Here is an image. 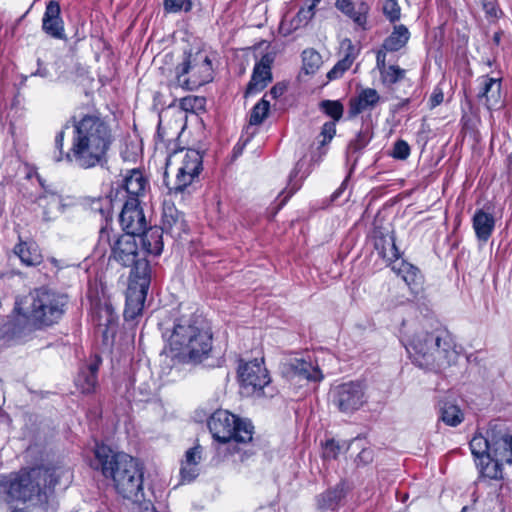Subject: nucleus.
<instances>
[{"label":"nucleus","instance_id":"39","mask_svg":"<svg viewBox=\"0 0 512 512\" xmlns=\"http://www.w3.org/2000/svg\"><path fill=\"white\" fill-rule=\"evenodd\" d=\"M38 68L35 73L32 75L40 76L42 78H50L52 79L54 76L57 78L63 77V71H61V67L63 65V61L61 59L55 60L53 63L43 64L40 59H38Z\"/></svg>","mask_w":512,"mask_h":512},{"label":"nucleus","instance_id":"18","mask_svg":"<svg viewBox=\"0 0 512 512\" xmlns=\"http://www.w3.org/2000/svg\"><path fill=\"white\" fill-rule=\"evenodd\" d=\"M93 321L99 328H103L105 338L113 336L116 331L118 316L110 303H96L92 308Z\"/></svg>","mask_w":512,"mask_h":512},{"label":"nucleus","instance_id":"52","mask_svg":"<svg viewBox=\"0 0 512 512\" xmlns=\"http://www.w3.org/2000/svg\"><path fill=\"white\" fill-rule=\"evenodd\" d=\"M303 166H304V163H302L301 161H298L296 163L294 169L290 173L289 183H288V189H289L290 193H294L300 187V183L296 180V177L299 174V172L302 170Z\"/></svg>","mask_w":512,"mask_h":512},{"label":"nucleus","instance_id":"45","mask_svg":"<svg viewBox=\"0 0 512 512\" xmlns=\"http://www.w3.org/2000/svg\"><path fill=\"white\" fill-rule=\"evenodd\" d=\"M382 10L390 22L394 23L400 19L401 8L396 0H385Z\"/></svg>","mask_w":512,"mask_h":512},{"label":"nucleus","instance_id":"8","mask_svg":"<svg viewBox=\"0 0 512 512\" xmlns=\"http://www.w3.org/2000/svg\"><path fill=\"white\" fill-rule=\"evenodd\" d=\"M213 438L223 444H246L253 438L254 426L227 410L215 411L208 420Z\"/></svg>","mask_w":512,"mask_h":512},{"label":"nucleus","instance_id":"57","mask_svg":"<svg viewBox=\"0 0 512 512\" xmlns=\"http://www.w3.org/2000/svg\"><path fill=\"white\" fill-rule=\"evenodd\" d=\"M385 59H386V53L383 52L382 50L378 51L377 55H376V64H377V68L379 69L380 74H382V70H384L385 68L388 67L385 63Z\"/></svg>","mask_w":512,"mask_h":512},{"label":"nucleus","instance_id":"53","mask_svg":"<svg viewBox=\"0 0 512 512\" xmlns=\"http://www.w3.org/2000/svg\"><path fill=\"white\" fill-rule=\"evenodd\" d=\"M340 451V446L335 440H328L324 448V457L335 459Z\"/></svg>","mask_w":512,"mask_h":512},{"label":"nucleus","instance_id":"21","mask_svg":"<svg viewBox=\"0 0 512 512\" xmlns=\"http://www.w3.org/2000/svg\"><path fill=\"white\" fill-rule=\"evenodd\" d=\"M380 100L381 97L376 89H362L356 97L349 101V118H354L366 110H373Z\"/></svg>","mask_w":512,"mask_h":512},{"label":"nucleus","instance_id":"28","mask_svg":"<svg viewBox=\"0 0 512 512\" xmlns=\"http://www.w3.org/2000/svg\"><path fill=\"white\" fill-rule=\"evenodd\" d=\"M163 231L170 233L172 236L180 237L182 233L187 231V224L184 215L174 206H167L163 212Z\"/></svg>","mask_w":512,"mask_h":512},{"label":"nucleus","instance_id":"7","mask_svg":"<svg viewBox=\"0 0 512 512\" xmlns=\"http://www.w3.org/2000/svg\"><path fill=\"white\" fill-rule=\"evenodd\" d=\"M472 455H492L498 460L511 465L512 432L503 422L489 424L485 434L476 433L469 443Z\"/></svg>","mask_w":512,"mask_h":512},{"label":"nucleus","instance_id":"48","mask_svg":"<svg viewBox=\"0 0 512 512\" xmlns=\"http://www.w3.org/2000/svg\"><path fill=\"white\" fill-rule=\"evenodd\" d=\"M314 4L310 5L307 8H302L298 11L297 15L293 19V24L295 25V28H298L300 26H305L309 20L314 15Z\"/></svg>","mask_w":512,"mask_h":512},{"label":"nucleus","instance_id":"34","mask_svg":"<svg viewBox=\"0 0 512 512\" xmlns=\"http://www.w3.org/2000/svg\"><path fill=\"white\" fill-rule=\"evenodd\" d=\"M39 206L43 209V220L47 222L56 219L64 207L62 197L49 192L39 197Z\"/></svg>","mask_w":512,"mask_h":512},{"label":"nucleus","instance_id":"36","mask_svg":"<svg viewBox=\"0 0 512 512\" xmlns=\"http://www.w3.org/2000/svg\"><path fill=\"white\" fill-rule=\"evenodd\" d=\"M409 38L410 32L405 25H395L392 33L384 40L382 47L387 52H396L407 44Z\"/></svg>","mask_w":512,"mask_h":512},{"label":"nucleus","instance_id":"41","mask_svg":"<svg viewBox=\"0 0 512 512\" xmlns=\"http://www.w3.org/2000/svg\"><path fill=\"white\" fill-rule=\"evenodd\" d=\"M406 70L397 65H388L380 74L383 85L390 87L405 78Z\"/></svg>","mask_w":512,"mask_h":512},{"label":"nucleus","instance_id":"31","mask_svg":"<svg viewBox=\"0 0 512 512\" xmlns=\"http://www.w3.org/2000/svg\"><path fill=\"white\" fill-rule=\"evenodd\" d=\"M341 49L345 52L344 57L327 73L329 80H334L343 75L348 70L357 56V49L351 40L345 39L341 43Z\"/></svg>","mask_w":512,"mask_h":512},{"label":"nucleus","instance_id":"60","mask_svg":"<svg viewBox=\"0 0 512 512\" xmlns=\"http://www.w3.org/2000/svg\"><path fill=\"white\" fill-rule=\"evenodd\" d=\"M141 512H156V510L150 502H146L143 504Z\"/></svg>","mask_w":512,"mask_h":512},{"label":"nucleus","instance_id":"12","mask_svg":"<svg viewBox=\"0 0 512 512\" xmlns=\"http://www.w3.org/2000/svg\"><path fill=\"white\" fill-rule=\"evenodd\" d=\"M110 258L123 266L131 267L129 279H137L142 276V273L138 271L141 262L149 266V262L144 257H140L135 236L130 234H121L114 240Z\"/></svg>","mask_w":512,"mask_h":512},{"label":"nucleus","instance_id":"64","mask_svg":"<svg viewBox=\"0 0 512 512\" xmlns=\"http://www.w3.org/2000/svg\"><path fill=\"white\" fill-rule=\"evenodd\" d=\"M509 467H512V460H511V465H508Z\"/></svg>","mask_w":512,"mask_h":512},{"label":"nucleus","instance_id":"62","mask_svg":"<svg viewBox=\"0 0 512 512\" xmlns=\"http://www.w3.org/2000/svg\"><path fill=\"white\" fill-rule=\"evenodd\" d=\"M507 161L509 168L512 169V153L508 155Z\"/></svg>","mask_w":512,"mask_h":512},{"label":"nucleus","instance_id":"25","mask_svg":"<svg viewBox=\"0 0 512 512\" xmlns=\"http://www.w3.org/2000/svg\"><path fill=\"white\" fill-rule=\"evenodd\" d=\"M100 362V359L96 358L80 369L75 384L82 393L89 394L95 391Z\"/></svg>","mask_w":512,"mask_h":512},{"label":"nucleus","instance_id":"23","mask_svg":"<svg viewBox=\"0 0 512 512\" xmlns=\"http://www.w3.org/2000/svg\"><path fill=\"white\" fill-rule=\"evenodd\" d=\"M202 449L195 446L188 449L181 463L180 476L183 483H190L199 475Z\"/></svg>","mask_w":512,"mask_h":512},{"label":"nucleus","instance_id":"40","mask_svg":"<svg viewBox=\"0 0 512 512\" xmlns=\"http://www.w3.org/2000/svg\"><path fill=\"white\" fill-rule=\"evenodd\" d=\"M303 70L306 74H314L322 65L321 55L313 48L302 52Z\"/></svg>","mask_w":512,"mask_h":512},{"label":"nucleus","instance_id":"61","mask_svg":"<svg viewBox=\"0 0 512 512\" xmlns=\"http://www.w3.org/2000/svg\"><path fill=\"white\" fill-rule=\"evenodd\" d=\"M500 40H501V33H499V32L495 33L493 36L494 43L499 44Z\"/></svg>","mask_w":512,"mask_h":512},{"label":"nucleus","instance_id":"51","mask_svg":"<svg viewBox=\"0 0 512 512\" xmlns=\"http://www.w3.org/2000/svg\"><path fill=\"white\" fill-rule=\"evenodd\" d=\"M366 145V137L362 134V132H359L356 138L350 141L347 151L349 154L357 153L360 150H362Z\"/></svg>","mask_w":512,"mask_h":512},{"label":"nucleus","instance_id":"30","mask_svg":"<svg viewBox=\"0 0 512 512\" xmlns=\"http://www.w3.org/2000/svg\"><path fill=\"white\" fill-rule=\"evenodd\" d=\"M375 249L378 254L389 264L399 262L400 253L395 244V238L392 234H382L375 239Z\"/></svg>","mask_w":512,"mask_h":512},{"label":"nucleus","instance_id":"32","mask_svg":"<svg viewBox=\"0 0 512 512\" xmlns=\"http://www.w3.org/2000/svg\"><path fill=\"white\" fill-rule=\"evenodd\" d=\"M163 229L158 226L150 227L145 229L139 236L143 249L147 254L158 256L163 250Z\"/></svg>","mask_w":512,"mask_h":512},{"label":"nucleus","instance_id":"9","mask_svg":"<svg viewBox=\"0 0 512 512\" xmlns=\"http://www.w3.org/2000/svg\"><path fill=\"white\" fill-rule=\"evenodd\" d=\"M176 79L180 87L194 90L212 81V62L206 52H185L183 61L176 66Z\"/></svg>","mask_w":512,"mask_h":512},{"label":"nucleus","instance_id":"19","mask_svg":"<svg viewBox=\"0 0 512 512\" xmlns=\"http://www.w3.org/2000/svg\"><path fill=\"white\" fill-rule=\"evenodd\" d=\"M272 59L264 55L255 65L251 80L246 89V95L256 94L262 91L272 80L270 65Z\"/></svg>","mask_w":512,"mask_h":512},{"label":"nucleus","instance_id":"11","mask_svg":"<svg viewBox=\"0 0 512 512\" xmlns=\"http://www.w3.org/2000/svg\"><path fill=\"white\" fill-rule=\"evenodd\" d=\"M330 398L340 412L350 414L367 402L366 387L360 381L345 382L331 389Z\"/></svg>","mask_w":512,"mask_h":512},{"label":"nucleus","instance_id":"47","mask_svg":"<svg viewBox=\"0 0 512 512\" xmlns=\"http://www.w3.org/2000/svg\"><path fill=\"white\" fill-rule=\"evenodd\" d=\"M205 103V99L203 97L198 96H187L180 100V107L184 111L195 112L198 109H201Z\"/></svg>","mask_w":512,"mask_h":512},{"label":"nucleus","instance_id":"20","mask_svg":"<svg viewBox=\"0 0 512 512\" xmlns=\"http://www.w3.org/2000/svg\"><path fill=\"white\" fill-rule=\"evenodd\" d=\"M480 89L478 98L484 99V105L489 109H493L500 105L501 102V79L489 77L488 75L481 76L479 79Z\"/></svg>","mask_w":512,"mask_h":512},{"label":"nucleus","instance_id":"10","mask_svg":"<svg viewBox=\"0 0 512 512\" xmlns=\"http://www.w3.org/2000/svg\"><path fill=\"white\" fill-rule=\"evenodd\" d=\"M238 377L242 393L246 396H265L264 388L270 383L263 359H254L239 365Z\"/></svg>","mask_w":512,"mask_h":512},{"label":"nucleus","instance_id":"44","mask_svg":"<svg viewBox=\"0 0 512 512\" xmlns=\"http://www.w3.org/2000/svg\"><path fill=\"white\" fill-rule=\"evenodd\" d=\"M118 236L119 235L106 224L99 232L98 248L102 249L103 252H106V249L109 248L110 252H112L113 242Z\"/></svg>","mask_w":512,"mask_h":512},{"label":"nucleus","instance_id":"27","mask_svg":"<svg viewBox=\"0 0 512 512\" xmlns=\"http://www.w3.org/2000/svg\"><path fill=\"white\" fill-rule=\"evenodd\" d=\"M392 270L401 276L412 294L417 295L420 292L422 277L417 267L400 260L397 264L392 265Z\"/></svg>","mask_w":512,"mask_h":512},{"label":"nucleus","instance_id":"58","mask_svg":"<svg viewBox=\"0 0 512 512\" xmlns=\"http://www.w3.org/2000/svg\"><path fill=\"white\" fill-rule=\"evenodd\" d=\"M284 91H285V86L277 84L271 88L270 95L272 96V98L276 99V98L280 97L281 95H283Z\"/></svg>","mask_w":512,"mask_h":512},{"label":"nucleus","instance_id":"59","mask_svg":"<svg viewBox=\"0 0 512 512\" xmlns=\"http://www.w3.org/2000/svg\"><path fill=\"white\" fill-rule=\"evenodd\" d=\"M347 186V180H344L340 187L332 194L331 199L332 201H335L340 197V195L343 193V191L346 189Z\"/></svg>","mask_w":512,"mask_h":512},{"label":"nucleus","instance_id":"42","mask_svg":"<svg viewBox=\"0 0 512 512\" xmlns=\"http://www.w3.org/2000/svg\"><path fill=\"white\" fill-rule=\"evenodd\" d=\"M319 109L327 116L331 117L333 122H338L344 112V106L338 100H322L319 103Z\"/></svg>","mask_w":512,"mask_h":512},{"label":"nucleus","instance_id":"15","mask_svg":"<svg viewBox=\"0 0 512 512\" xmlns=\"http://www.w3.org/2000/svg\"><path fill=\"white\" fill-rule=\"evenodd\" d=\"M203 156L195 149H187L172 185L166 183L171 194L185 192L202 170Z\"/></svg>","mask_w":512,"mask_h":512},{"label":"nucleus","instance_id":"26","mask_svg":"<svg viewBox=\"0 0 512 512\" xmlns=\"http://www.w3.org/2000/svg\"><path fill=\"white\" fill-rule=\"evenodd\" d=\"M485 455L486 453L483 455H473L480 475L493 480L503 478V469L506 465L505 461L498 460L492 455L488 457Z\"/></svg>","mask_w":512,"mask_h":512},{"label":"nucleus","instance_id":"35","mask_svg":"<svg viewBox=\"0 0 512 512\" xmlns=\"http://www.w3.org/2000/svg\"><path fill=\"white\" fill-rule=\"evenodd\" d=\"M14 253L26 266H37L42 262V254L35 242H20L14 247Z\"/></svg>","mask_w":512,"mask_h":512},{"label":"nucleus","instance_id":"56","mask_svg":"<svg viewBox=\"0 0 512 512\" xmlns=\"http://www.w3.org/2000/svg\"><path fill=\"white\" fill-rule=\"evenodd\" d=\"M443 99L444 95L442 90L439 88L434 89L429 99L430 108H435L436 106L440 105L443 102Z\"/></svg>","mask_w":512,"mask_h":512},{"label":"nucleus","instance_id":"3","mask_svg":"<svg viewBox=\"0 0 512 512\" xmlns=\"http://www.w3.org/2000/svg\"><path fill=\"white\" fill-rule=\"evenodd\" d=\"M95 468L111 478L116 491L124 498L139 502L143 498V471L139 461L106 445H96Z\"/></svg>","mask_w":512,"mask_h":512},{"label":"nucleus","instance_id":"2","mask_svg":"<svg viewBox=\"0 0 512 512\" xmlns=\"http://www.w3.org/2000/svg\"><path fill=\"white\" fill-rule=\"evenodd\" d=\"M68 470L38 466L23 469L10 476H0V499L13 512L22 510L21 505H38L47 502V493L58 483L61 477L68 480Z\"/></svg>","mask_w":512,"mask_h":512},{"label":"nucleus","instance_id":"24","mask_svg":"<svg viewBox=\"0 0 512 512\" xmlns=\"http://www.w3.org/2000/svg\"><path fill=\"white\" fill-rule=\"evenodd\" d=\"M147 186L148 181L143 176L142 172L137 169H132L125 175L121 188L126 193L127 199L136 198L139 200V198L144 195Z\"/></svg>","mask_w":512,"mask_h":512},{"label":"nucleus","instance_id":"49","mask_svg":"<svg viewBox=\"0 0 512 512\" xmlns=\"http://www.w3.org/2000/svg\"><path fill=\"white\" fill-rule=\"evenodd\" d=\"M393 158L399 160H405L410 155V146L404 140H398L395 142L393 151L391 153Z\"/></svg>","mask_w":512,"mask_h":512},{"label":"nucleus","instance_id":"33","mask_svg":"<svg viewBox=\"0 0 512 512\" xmlns=\"http://www.w3.org/2000/svg\"><path fill=\"white\" fill-rule=\"evenodd\" d=\"M472 222L477 239L486 242L492 235L495 227L493 215L479 209L475 212Z\"/></svg>","mask_w":512,"mask_h":512},{"label":"nucleus","instance_id":"1","mask_svg":"<svg viewBox=\"0 0 512 512\" xmlns=\"http://www.w3.org/2000/svg\"><path fill=\"white\" fill-rule=\"evenodd\" d=\"M65 130H60L54 140V160L66 161L70 165L88 170L105 167L114 136L109 123L99 113L85 114L72 119L71 144L64 152Z\"/></svg>","mask_w":512,"mask_h":512},{"label":"nucleus","instance_id":"13","mask_svg":"<svg viewBox=\"0 0 512 512\" xmlns=\"http://www.w3.org/2000/svg\"><path fill=\"white\" fill-rule=\"evenodd\" d=\"M138 271L142 273L141 277L129 279L124 309L126 320H133L142 312L150 286V266L141 262Z\"/></svg>","mask_w":512,"mask_h":512},{"label":"nucleus","instance_id":"43","mask_svg":"<svg viewBox=\"0 0 512 512\" xmlns=\"http://www.w3.org/2000/svg\"><path fill=\"white\" fill-rule=\"evenodd\" d=\"M270 103L262 98L253 108L250 114L249 123L251 125L261 124L268 115Z\"/></svg>","mask_w":512,"mask_h":512},{"label":"nucleus","instance_id":"55","mask_svg":"<svg viewBox=\"0 0 512 512\" xmlns=\"http://www.w3.org/2000/svg\"><path fill=\"white\" fill-rule=\"evenodd\" d=\"M482 7L486 15L491 18H498L500 10L497 5L491 1L483 0Z\"/></svg>","mask_w":512,"mask_h":512},{"label":"nucleus","instance_id":"14","mask_svg":"<svg viewBox=\"0 0 512 512\" xmlns=\"http://www.w3.org/2000/svg\"><path fill=\"white\" fill-rule=\"evenodd\" d=\"M35 330L37 329L32 325L30 319L14 308L0 326V344L13 346L24 343L31 338Z\"/></svg>","mask_w":512,"mask_h":512},{"label":"nucleus","instance_id":"6","mask_svg":"<svg viewBox=\"0 0 512 512\" xmlns=\"http://www.w3.org/2000/svg\"><path fill=\"white\" fill-rule=\"evenodd\" d=\"M406 350L412 361L420 368L435 370L449 363L452 354L451 346L443 341L439 333L418 331L409 343Z\"/></svg>","mask_w":512,"mask_h":512},{"label":"nucleus","instance_id":"16","mask_svg":"<svg viewBox=\"0 0 512 512\" xmlns=\"http://www.w3.org/2000/svg\"><path fill=\"white\" fill-rule=\"evenodd\" d=\"M139 203L140 200L136 198H128L123 205L119 221L125 231L124 234L138 236L147 227L146 218L143 210L139 207Z\"/></svg>","mask_w":512,"mask_h":512},{"label":"nucleus","instance_id":"5","mask_svg":"<svg viewBox=\"0 0 512 512\" xmlns=\"http://www.w3.org/2000/svg\"><path fill=\"white\" fill-rule=\"evenodd\" d=\"M67 297L46 288H38L16 301L15 310L30 319L36 329L57 323L65 312Z\"/></svg>","mask_w":512,"mask_h":512},{"label":"nucleus","instance_id":"54","mask_svg":"<svg viewBox=\"0 0 512 512\" xmlns=\"http://www.w3.org/2000/svg\"><path fill=\"white\" fill-rule=\"evenodd\" d=\"M374 459V451L371 448H363L357 455L356 461L358 464L367 465Z\"/></svg>","mask_w":512,"mask_h":512},{"label":"nucleus","instance_id":"46","mask_svg":"<svg viewBox=\"0 0 512 512\" xmlns=\"http://www.w3.org/2000/svg\"><path fill=\"white\" fill-rule=\"evenodd\" d=\"M164 9L168 13H177L184 10L188 12L192 9L190 0H164Z\"/></svg>","mask_w":512,"mask_h":512},{"label":"nucleus","instance_id":"29","mask_svg":"<svg viewBox=\"0 0 512 512\" xmlns=\"http://www.w3.org/2000/svg\"><path fill=\"white\" fill-rule=\"evenodd\" d=\"M289 369L292 377H298L300 379L314 382H318L323 379V374L320 369L304 359L295 358L291 360L289 363Z\"/></svg>","mask_w":512,"mask_h":512},{"label":"nucleus","instance_id":"37","mask_svg":"<svg viewBox=\"0 0 512 512\" xmlns=\"http://www.w3.org/2000/svg\"><path fill=\"white\" fill-rule=\"evenodd\" d=\"M345 495L344 483H338L334 488L322 493L317 499L319 509H335Z\"/></svg>","mask_w":512,"mask_h":512},{"label":"nucleus","instance_id":"63","mask_svg":"<svg viewBox=\"0 0 512 512\" xmlns=\"http://www.w3.org/2000/svg\"><path fill=\"white\" fill-rule=\"evenodd\" d=\"M408 99H406L404 102H403V105H406V103H408Z\"/></svg>","mask_w":512,"mask_h":512},{"label":"nucleus","instance_id":"22","mask_svg":"<svg viewBox=\"0 0 512 512\" xmlns=\"http://www.w3.org/2000/svg\"><path fill=\"white\" fill-rule=\"evenodd\" d=\"M336 8L350 17L353 22L365 28L369 5L364 0H336Z\"/></svg>","mask_w":512,"mask_h":512},{"label":"nucleus","instance_id":"50","mask_svg":"<svg viewBox=\"0 0 512 512\" xmlns=\"http://www.w3.org/2000/svg\"><path fill=\"white\" fill-rule=\"evenodd\" d=\"M336 134V122L329 121L325 122L321 128L320 136L323 137L321 145L329 143Z\"/></svg>","mask_w":512,"mask_h":512},{"label":"nucleus","instance_id":"38","mask_svg":"<svg viewBox=\"0 0 512 512\" xmlns=\"http://www.w3.org/2000/svg\"><path fill=\"white\" fill-rule=\"evenodd\" d=\"M440 418L449 426H457L463 421L464 415L457 405L444 401L440 404Z\"/></svg>","mask_w":512,"mask_h":512},{"label":"nucleus","instance_id":"17","mask_svg":"<svg viewBox=\"0 0 512 512\" xmlns=\"http://www.w3.org/2000/svg\"><path fill=\"white\" fill-rule=\"evenodd\" d=\"M42 29L52 38L65 39L64 23L60 16V6L57 1L51 0L48 2L42 18Z\"/></svg>","mask_w":512,"mask_h":512},{"label":"nucleus","instance_id":"4","mask_svg":"<svg viewBox=\"0 0 512 512\" xmlns=\"http://www.w3.org/2000/svg\"><path fill=\"white\" fill-rule=\"evenodd\" d=\"M175 357L191 363H199L212 350V332L206 321L198 315L182 316L168 331L162 333Z\"/></svg>","mask_w":512,"mask_h":512}]
</instances>
